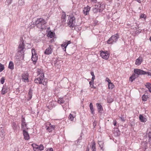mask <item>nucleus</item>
I'll return each instance as SVG.
<instances>
[{
    "mask_svg": "<svg viewBox=\"0 0 151 151\" xmlns=\"http://www.w3.org/2000/svg\"><path fill=\"white\" fill-rule=\"evenodd\" d=\"M100 55L105 60L108 59L109 56V55L107 51H106V52H103V51H101Z\"/></svg>",
    "mask_w": 151,
    "mask_h": 151,
    "instance_id": "obj_11",
    "label": "nucleus"
},
{
    "mask_svg": "<svg viewBox=\"0 0 151 151\" xmlns=\"http://www.w3.org/2000/svg\"><path fill=\"white\" fill-rule=\"evenodd\" d=\"M45 125L46 129L49 132H52V131L54 130L55 126L54 125L51 124L50 122H47Z\"/></svg>",
    "mask_w": 151,
    "mask_h": 151,
    "instance_id": "obj_7",
    "label": "nucleus"
},
{
    "mask_svg": "<svg viewBox=\"0 0 151 151\" xmlns=\"http://www.w3.org/2000/svg\"><path fill=\"white\" fill-rule=\"evenodd\" d=\"M21 126L22 131L24 130L27 131L28 130V128L27 126V123L26 122L24 117L22 116Z\"/></svg>",
    "mask_w": 151,
    "mask_h": 151,
    "instance_id": "obj_5",
    "label": "nucleus"
},
{
    "mask_svg": "<svg viewBox=\"0 0 151 151\" xmlns=\"http://www.w3.org/2000/svg\"><path fill=\"white\" fill-rule=\"evenodd\" d=\"M32 56L33 55H37V54L35 50L34 49H32Z\"/></svg>",
    "mask_w": 151,
    "mask_h": 151,
    "instance_id": "obj_41",
    "label": "nucleus"
},
{
    "mask_svg": "<svg viewBox=\"0 0 151 151\" xmlns=\"http://www.w3.org/2000/svg\"><path fill=\"white\" fill-rule=\"evenodd\" d=\"M120 119L122 122H124L125 120V119L124 117L122 116L121 117H120Z\"/></svg>",
    "mask_w": 151,
    "mask_h": 151,
    "instance_id": "obj_47",
    "label": "nucleus"
},
{
    "mask_svg": "<svg viewBox=\"0 0 151 151\" xmlns=\"http://www.w3.org/2000/svg\"><path fill=\"white\" fill-rule=\"evenodd\" d=\"M38 76L44 78V74L42 69H38L37 71Z\"/></svg>",
    "mask_w": 151,
    "mask_h": 151,
    "instance_id": "obj_19",
    "label": "nucleus"
},
{
    "mask_svg": "<svg viewBox=\"0 0 151 151\" xmlns=\"http://www.w3.org/2000/svg\"><path fill=\"white\" fill-rule=\"evenodd\" d=\"M147 96L143 95L142 97V100L143 101H145L147 100Z\"/></svg>",
    "mask_w": 151,
    "mask_h": 151,
    "instance_id": "obj_40",
    "label": "nucleus"
},
{
    "mask_svg": "<svg viewBox=\"0 0 151 151\" xmlns=\"http://www.w3.org/2000/svg\"><path fill=\"white\" fill-rule=\"evenodd\" d=\"M4 69V65L0 63V72H2Z\"/></svg>",
    "mask_w": 151,
    "mask_h": 151,
    "instance_id": "obj_39",
    "label": "nucleus"
},
{
    "mask_svg": "<svg viewBox=\"0 0 151 151\" xmlns=\"http://www.w3.org/2000/svg\"><path fill=\"white\" fill-rule=\"evenodd\" d=\"M91 148L93 151H94V142H93L91 146Z\"/></svg>",
    "mask_w": 151,
    "mask_h": 151,
    "instance_id": "obj_44",
    "label": "nucleus"
},
{
    "mask_svg": "<svg viewBox=\"0 0 151 151\" xmlns=\"http://www.w3.org/2000/svg\"><path fill=\"white\" fill-rule=\"evenodd\" d=\"M142 61L143 60L142 58L139 56L138 58L136 60L135 64L136 65H139L141 64Z\"/></svg>",
    "mask_w": 151,
    "mask_h": 151,
    "instance_id": "obj_22",
    "label": "nucleus"
},
{
    "mask_svg": "<svg viewBox=\"0 0 151 151\" xmlns=\"http://www.w3.org/2000/svg\"><path fill=\"white\" fill-rule=\"evenodd\" d=\"M32 146L35 151H41L43 150L44 149L43 145L42 144L38 145L35 144H32Z\"/></svg>",
    "mask_w": 151,
    "mask_h": 151,
    "instance_id": "obj_6",
    "label": "nucleus"
},
{
    "mask_svg": "<svg viewBox=\"0 0 151 151\" xmlns=\"http://www.w3.org/2000/svg\"><path fill=\"white\" fill-rule=\"evenodd\" d=\"M9 90V88L6 85H3L2 90L1 91V93L2 95H4L7 93Z\"/></svg>",
    "mask_w": 151,
    "mask_h": 151,
    "instance_id": "obj_15",
    "label": "nucleus"
},
{
    "mask_svg": "<svg viewBox=\"0 0 151 151\" xmlns=\"http://www.w3.org/2000/svg\"><path fill=\"white\" fill-rule=\"evenodd\" d=\"M145 86L146 87L148 88L149 91L151 92V84L147 83Z\"/></svg>",
    "mask_w": 151,
    "mask_h": 151,
    "instance_id": "obj_32",
    "label": "nucleus"
},
{
    "mask_svg": "<svg viewBox=\"0 0 151 151\" xmlns=\"http://www.w3.org/2000/svg\"><path fill=\"white\" fill-rule=\"evenodd\" d=\"M76 19L74 16L73 15H70L67 20L68 26L71 28L75 27L76 26Z\"/></svg>",
    "mask_w": 151,
    "mask_h": 151,
    "instance_id": "obj_1",
    "label": "nucleus"
},
{
    "mask_svg": "<svg viewBox=\"0 0 151 151\" xmlns=\"http://www.w3.org/2000/svg\"><path fill=\"white\" fill-rule=\"evenodd\" d=\"M86 151H89L88 149V148L86 149Z\"/></svg>",
    "mask_w": 151,
    "mask_h": 151,
    "instance_id": "obj_56",
    "label": "nucleus"
},
{
    "mask_svg": "<svg viewBox=\"0 0 151 151\" xmlns=\"http://www.w3.org/2000/svg\"><path fill=\"white\" fill-rule=\"evenodd\" d=\"M52 47V45H49L48 47L45 50L44 52V54L46 55H49L51 54L53 51Z\"/></svg>",
    "mask_w": 151,
    "mask_h": 151,
    "instance_id": "obj_9",
    "label": "nucleus"
},
{
    "mask_svg": "<svg viewBox=\"0 0 151 151\" xmlns=\"http://www.w3.org/2000/svg\"><path fill=\"white\" fill-rule=\"evenodd\" d=\"M44 78H42L39 76V77L35 78L34 80L35 83L38 84L42 83V81L43 80Z\"/></svg>",
    "mask_w": 151,
    "mask_h": 151,
    "instance_id": "obj_17",
    "label": "nucleus"
},
{
    "mask_svg": "<svg viewBox=\"0 0 151 151\" xmlns=\"http://www.w3.org/2000/svg\"><path fill=\"white\" fill-rule=\"evenodd\" d=\"M114 134L116 136H118L120 135V133L118 129H116V130H114Z\"/></svg>",
    "mask_w": 151,
    "mask_h": 151,
    "instance_id": "obj_29",
    "label": "nucleus"
},
{
    "mask_svg": "<svg viewBox=\"0 0 151 151\" xmlns=\"http://www.w3.org/2000/svg\"><path fill=\"white\" fill-rule=\"evenodd\" d=\"M66 21V15L65 13V12H63L61 17V21L62 23H63L65 22Z\"/></svg>",
    "mask_w": 151,
    "mask_h": 151,
    "instance_id": "obj_23",
    "label": "nucleus"
},
{
    "mask_svg": "<svg viewBox=\"0 0 151 151\" xmlns=\"http://www.w3.org/2000/svg\"><path fill=\"white\" fill-rule=\"evenodd\" d=\"M114 87V85L111 82L108 83V88L109 89H112Z\"/></svg>",
    "mask_w": 151,
    "mask_h": 151,
    "instance_id": "obj_34",
    "label": "nucleus"
},
{
    "mask_svg": "<svg viewBox=\"0 0 151 151\" xmlns=\"http://www.w3.org/2000/svg\"><path fill=\"white\" fill-rule=\"evenodd\" d=\"M58 102L61 104H63L65 102L64 99L63 98H59L58 100Z\"/></svg>",
    "mask_w": 151,
    "mask_h": 151,
    "instance_id": "obj_26",
    "label": "nucleus"
},
{
    "mask_svg": "<svg viewBox=\"0 0 151 151\" xmlns=\"http://www.w3.org/2000/svg\"><path fill=\"white\" fill-rule=\"evenodd\" d=\"M113 123L114 126H115L116 124V120H114L113 121Z\"/></svg>",
    "mask_w": 151,
    "mask_h": 151,
    "instance_id": "obj_51",
    "label": "nucleus"
},
{
    "mask_svg": "<svg viewBox=\"0 0 151 151\" xmlns=\"http://www.w3.org/2000/svg\"><path fill=\"white\" fill-rule=\"evenodd\" d=\"M31 59L33 62V63L35 64L38 59V56L37 55L32 56Z\"/></svg>",
    "mask_w": 151,
    "mask_h": 151,
    "instance_id": "obj_24",
    "label": "nucleus"
},
{
    "mask_svg": "<svg viewBox=\"0 0 151 151\" xmlns=\"http://www.w3.org/2000/svg\"><path fill=\"white\" fill-rule=\"evenodd\" d=\"M91 75L92 76V80L91 81L89 82V83L90 86L91 88H93V81L94 79V75L93 72H91Z\"/></svg>",
    "mask_w": 151,
    "mask_h": 151,
    "instance_id": "obj_21",
    "label": "nucleus"
},
{
    "mask_svg": "<svg viewBox=\"0 0 151 151\" xmlns=\"http://www.w3.org/2000/svg\"><path fill=\"white\" fill-rule=\"evenodd\" d=\"M29 74L27 73H24L22 75V81L24 82H28Z\"/></svg>",
    "mask_w": 151,
    "mask_h": 151,
    "instance_id": "obj_14",
    "label": "nucleus"
},
{
    "mask_svg": "<svg viewBox=\"0 0 151 151\" xmlns=\"http://www.w3.org/2000/svg\"><path fill=\"white\" fill-rule=\"evenodd\" d=\"M47 108L50 109V110H51L52 108V106H47Z\"/></svg>",
    "mask_w": 151,
    "mask_h": 151,
    "instance_id": "obj_49",
    "label": "nucleus"
},
{
    "mask_svg": "<svg viewBox=\"0 0 151 151\" xmlns=\"http://www.w3.org/2000/svg\"><path fill=\"white\" fill-rule=\"evenodd\" d=\"M55 35V33L51 31H50L49 32L48 34V37H50V38H52L54 37Z\"/></svg>",
    "mask_w": 151,
    "mask_h": 151,
    "instance_id": "obj_31",
    "label": "nucleus"
},
{
    "mask_svg": "<svg viewBox=\"0 0 151 151\" xmlns=\"http://www.w3.org/2000/svg\"><path fill=\"white\" fill-rule=\"evenodd\" d=\"M75 116L73 115L72 114H70L68 117V118L71 121H73L74 120V118Z\"/></svg>",
    "mask_w": 151,
    "mask_h": 151,
    "instance_id": "obj_35",
    "label": "nucleus"
},
{
    "mask_svg": "<svg viewBox=\"0 0 151 151\" xmlns=\"http://www.w3.org/2000/svg\"><path fill=\"white\" fill-rule=\"evenodd\" d=\"M137 1L139 3H141V1L140 0H137Z\"/></svg>",
    "mask_w": 151,
    "mask_h": 151,
    "instance_id": "obj_55",
    "label": "nucleus"
},
{
    "mask_svg": "<svg viewBox=\"0 0 151 151\" xmlns=\"http://www.w3.org/2000/svg\"><path fill=\"white\" fill-rule=\"evenodd\" d=\"M119 37V35L117 34L112 36L107 41V43L112 44L116 42Z\"/></svg>",
    "mask_w": 151,
    "mask_h": 151,
    "instance_id": "obj_4",
    "label": "nucleus"
},
{
    "mask_svg": "<svg viewBox=\"0 0 151 151\" xmlns=\"http://www.w3.org/2000/svg\"><path fill=\"white\" fill-rule=\"evenodd\" d=\"M45 24H42L41 23H40L39 24V26H40V27H37V28L40 29L41 30H42L43 29L45 28Z\"/></svg>",
    "mask_w": 151,
    "mask_h": 151,
    "instance_id": "obj_28",
    "label": "nucleus"
},
{
    "mask_svg": "<svg viewBox=\"0 0 151 151\" xmlns=\"http://www.w3.org/2000/svg\"><path fill=\"white\" fill-rule=\"evenodd\" d=\"M82 137L81 136H80L79 138L78 139V142H79L80 140H81L82 139Z\"/></svg>",
    "mask_w": 151,
    "mask_h": 151,
    "instance_id": "obj_52",
    "label": "nucleus"
},
{
    "mask_svg": "<svg viewBox=\"0 0 151 151\" xmlns=\"http://www.w3.org/2000/svg\"><path fill=\"white\" fill-rule=\"evenodd\" d=\"M147 72V74H148L149 75H151V73L150 72Z\"/></svg>",
    "mask_w": 151,
    "mask_h": 151,
    "instance_id": "obj_54",
    "label": "nucleus"
},
{
    "mask_svg": "<svg viewBox=\"0 0 151 151\" xmlns=\"http://www.w3.org/2000/svg\"><path fill=\"white\" fill-rule=\"evenodd\" d=\"M137 77V76H136L135 73H133L130 77L129 81H131V82H132Z\"/></svg>",
    "mask_w": 151,
    "mask_h": 151,
    "instance_id": "obj_25",
    "label": "nucleus"
},
{
    "mask_svg": "<svg viewBox=\"0 0 151 151\" xmlns=\"http://www.w3.org/2000/svg\"><path fill=\"white\" fill-rule=\"evenodd\" d=\"M95 12H101L104 9L105 5L101 4V3L99 2L95 1Z\"/></svg>",
    "mask_w": 151,
    "mask_h": 151,
    "instance_id": "obj_3",
    "label": "nucleus"
},
{
    "mask_svg": "<svg viewBox=\"0 0 151 151\" xmlns=\"http://www.w3.org/2000/svg\"><path fill=\"white\" fill-rule=\"evenodd\" d=\"M90 10V7L88 6L84 7L83 10V13L84 15H87L88 14Z\"/></svg>",
    "mask_w": 151,
    "mask_h": 151,
    "instance_id": "obj_18",
    "label": "nucleus"
},
{
    "mask_svg": "<svg viewBox=\"0 0 151 151\" xmlns=\"http://www.w3.org/2000/svg\"><path fill=\"white\" fill-rule=\"evenodd\" d=\"M134 73L135 74L138 75H145L147 74V72H145L142 70L138 69H135L134 70Z\"/></svg>",
    "mask_w": 151,
    "mask_h": 151,
    "instance_id": "obj_13",
    "label": "nucleus"
},
{
    "mask_svg": "<svg viewBox=\"0 0 151 151\" xmlns=\"http://www.w3.org/2000/svg\"><path fill=\"white\" fill-rule=\"evenodd\" d=\"M76 150H73V151H76Z\"/></svg>",
    "mask_w": 151,
    "mask_h": 151,
    "instance_id": "obj_59",
    "label": "nucleus"
},
{
    "mask_svg": "<svg viewBox=\"0 0 151 151\" xmlns=\"http://www.w3.org/2000/svg\"><path fill=\"white\" fill-rule=\"evenodd\" d=\"M40 23H41L42 24H45V21L44 19L41 18H38L35 22V24L37 27H40L39 26V24Z\"/></svg>",
    "mask_w": 151,
    "mask_h": 151,
    "instance_id": "obj_10",
    "label": "nucleus"
},
{
    "mask_svg": "<svg viewBox=\"0 0 151 151\" xmlns=\"http://www.w3.org/2000/svg\"><path fill=\"white\" fill-rule=\"evenodd\" d=\"M146 17V15L143 14H141L140 16V18H143L144 19H145Z\"/></svg>",
    "mask_w": 151,
    "mask_h": 151,
    "instance_id": "obj_42",
    "label": "nucleus"
},
{
    "mask_svg": "<svg viewBox=\"0 0 151 151\" xmlns=\"http://www.w3.org/2000/svg\"><path fill=\"white\" fill-rule=\"evenodd\" d=\"M89 107L90 109L91 110V111L92 113L93 114V104L92 103H91L90 105H89Z\"/></svg>",
    "mask_w": 151,
    "mask_h": 151,
    "instance_id": "obj_37",
    "label": "nucleus"
},
{
    "mask_svg": "<svg viewBox=\"0 0 151 151\" xmlns=\"http://www.w3.org/2000/svg\"><path fill=\"white\" fill-rule=\"evenodd\" d=\"M98 143L101 149L103 147V142L102 141H98Z\"/></svg>",
    "mask_w": 151,
    "mask_h": 151,
    "instance_id": "obj_38",
    "label": "nucleus"
},
{
    "mask_svg": "<svg viewBox=\"0 0 151 151\" xmlns=\"http://www.w3.org/2000/svg\"><path fill=\"white\" fill-rule=\"evenodd\" d=\"M5 81V79L4 77H2L1 78V84H3Z\"/></svg>",
    "mask_w": 151,
    "mask_h": 151,
    "instance_id": "obj_43",
    "label": "nucleus"
},
{
    "mask_svg": "<svg viewBox=\"0 0 151 151\" xmlns=\"http://www.w3.org/2000/svg\"><path fill=\"white\" fill-rule=\"evenodd\" d=\"M32 91L31 89L29 90L28 93V99L30 100L31 99L32 97Z\"/></svg>",
    "mask_w": 151,
    "mask_h": 151,
    "instance_id": "obj_33",
    "label": "nucleus"
},
{
    "mask_svg": "<svg viewBox=\"0 0 151 151\" xmlns=\"http://www.w3.org/2000/svg\"><path fill=\"white\" fill-rule=\"evenodd\" d=\"M11 126L14 132H16L19 131V126L15 122H13L12 123Z\"/></svg>",
    "mask_w": 151,
    "mask_h": 151,
    "instance_id": "obj_8",
    "label": "nucleus"
},
{
    "mask_svg": "<svg viewBox=\"0 0 151 151\" xmlns=\"http://www.w3.org/2000/svg\"><path fill=\"white\" fill-rule=\"evenodd\" d=\"M12 0H10V3H11L12 1Z\"/></svg>",
    "mask_w": 151,
    "mask_h": 151,
    "instance_id": "obj_57",
    "label": "nucleus"
},
{
    "mask_svg": "<svg viewBox=\"0 0 151 151\" xmlns=\"http://www.w3.org/2000/svg\"><path fill=\"white\" fill-rule=\"evenodd\" d=\"M150 41H151V36L150 37Z\"/></svg>",
    "mask_w": 151,
    "mask_h": 151,
    "instance_id": "obj_58",
    "label": "nucleus"
},
{
    "mask_svg": "<svg viewBox=\"0 0 151 151\" xmlns=\"http://www.w3.org/2000/svg\"><path fill=\"white\" fill-rule=\"evenodd\" d=\"M63 106V109L64 110L66 111V108L64 106Z\"/></svg>",
    "mask_w": 151,
    "mask_h": 151,
    "instance_id": "obj_53",
    "label": "nucleus"
},
{
    "mask_svg": "<svg viewBox=\"0 0 151 151\" xmlns=\"http://www.w3.org/2000/svg\"><path fill=\"white\" fill-rule=\"evenodd\" d=\"M23 134L24 137V138L26 140H28L30 138L29 136L27 131H23Z\"/></svg>",
    "mask_w": 151,
    "mask_h": 151,
    "instance_id": "obj_20",
    "label": "nucleus"
},
{
    "mask_svg": "<svg viewBox=\"0 0 151 151\" xmlns=\"http://www.w3.org/2000/svg\"><path fill=\"white\" fill-rule=\"evenodd\" d=\"M70 43V41L66 40L61 45V47L64 51H66V47Z\"/></svg>",
    "mask_w": 151,
    "mask_h": 151,
    "instance_id": "obj_12",
    "label": "nucleus"
},
{
    "mask_svg": "<svg viewBox=\"0 0 151 151\" xmlns=\"http://www.w3.org/2000/svg\"><path fill=\"white\" fill-rule=\"evenodd\" d=\"M42 84L43 85L45 86L46 85L47 83L46 82L44 81L43 83L42 82Z\"/></svg>",
    "mask_w": 151,
    "mask_h": 151,
    "instance_id": "obj_50",
    "label": "nucleus"
},
{
    "mask_svg": "<svg viewBox=\"0 0 151 151\" xmlns=\"http://www.w3.org/2000/svg\"><path fill=\"white\" fill-rule=\"evenodd\" d=\"M8 68L11 69H13L14 68V63L12 61H10L8 66Z\"/></svg>",
    "mask_w": 151,
    "mask_h": 151,
    "instance_id": "obj_27",
    "label": "nucleus"
},
{
    "mask_svg": "<svg viewBox=\"0 0 151 151\" xmlns=\"http://www.w3.org/2000/svg\"><path fill=\"white\" fill-rule=\"evenodd\" d=\"M47 87H45L43 89V91H45L47 90Z\"/></svg>",
    "mask_w": 151,
    "mask_h": 151,
    "instance_id": "obj_48",
    "label": "nucleus"
},
{
    "mask_svg": "<svg viewBox=\"0 0 151 151\" xmlns=\"http://www.w3.org/2000/svg\"><path fill=\"white\" fill-rule=\"evenodd\" d=\"M25 49V44L24 41L22 39L20 40L19 45L17 48V51L19 55H23L24 52V49Z\"/></svg>",
    "mask_w": 151,
    "mask_h": 151,
    "instance_id": "obj_2",
    "label": "nucleus"
},
{
    "mask_svg": "<svg viewBox=\"0 0 151 151\" xmlns=\"http://www.w3.org/2000/svg\"><path fill=\"white\" fill-rule=\"evenodd\" d=\"M106 81H107L108 83L111 82L110 80L108 78H106Z\"/></svg>",
    "mask_w": 151,
    "mask_h": 151,
    "instance_id": "obj_45",
    "label": "nucleus"
},
{
    "mask_svg": "<svg viewBox=\"0 0 151 151\" xmlns=\"http://www.w3.org/2000/svg\"><path fill=\"white\" fill-rule=\"evenodd\" d=\"M93 125H94V122H93Z\"/></svg>",
    "mask_w": 151,
    "mask_h": 151,
    "instance_id": "obj_60",
    "label": "nucleus"
},
{
    "mask_svg": "<svg viewBox=\"0 0 151 151\" xmlns=\"http://www.w3.org/2000/svg\"><path fill=\"white\" fill-rule=\"evenodd\" d=\"M17 151H19V150H17Z\"/></svg>",
    "mask_w": 151,
    "mask_h": 151,
    "instance_id": "obj_61",
    "label": "nucleus"
},
{
    "mask_svg": "<svg viewBox=\"0 0 151 151\" xmlns=\"http://www.w3.org/2000/svg\"><path fill=\"white\" fill-rule=\"evenodd\" d=\"M96 105L97 108L98 112L101 114L103 113V109L102 105L100 103H96Z\"/></svg>",
    "mask_w": 151,
    "mask_h": 151,
    "instance_id": "obj_16",
    "label": "nucleus"
},
{
    "mask_svg": "<svg viewBox=\"0 0 151 151\" xmlns=\"http://www.w3.org/2000/svg\"><path fill=\"white\" fill-rule=\"evenodd\" d=\"M53 151V149L52 148V147H50V148H49L46 151Z\"/></svg>",
    "mask_w": 151,
    "mask_h": 151,
    "instance_id": "obj_46",
    "label": "nucleus"
},
{
    "mask_svg": "<svg viewBox=\"0 0 151 151\" xmlns=\"http://www.w3.org/2000/svg\"><path fill=\"white\" fill-rule=\"evenodd\" d=\"M139 119L142 122H145L146 121V119L141 115L139 116Z\"/></svg>",
    "mask_w": 151,
    "mask_h": 151,
    "instance_id": "obj_30",
    "label": "nucleus"
},
{
    "mask_svg": "<svg viewBox=\"0 0 151 151\" xmlns=\"http://www.w3.org/2000/svg\"><path fill=\"white\" fill-rule=\"evenodd\" d=\"M113 101V99L110 96L108 97L107 99V102L108 103H110Z\"/></svg>",
    "mask_w": 151,
    "mask_h": 151,
    "instance_id": "obj_36",
    "label": "nucleus"
}]
</instances>
